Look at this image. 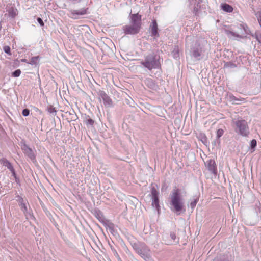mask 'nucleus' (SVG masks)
Here are the masks:
<instances>
[{"instance_id": "4be33fe9", "label": "nucleus", "mask_w": 261, "mask_h": 261, "mask_svg": "<svg viewBox=\"0 0 261 261\" xmlns=\"http://www.w3.org/2000/svg\"><path fill=\"white\" fill-rule=\"evenodd\" d=\"M256 145H257V142L255 139H253L251 141L250 147L253 150L252 152L254 151L255 148L256 147Z\"/></svg>"}, {"instance_id": "58836bf2", "label": "nucleus", "mask_w": 261, "mask_h": 261, "mask_svg": "<svg viewBox=\"0 0 261 261\" xmlns=\"http://www.w3.org/2000/svg\"><path fill=\"white\" fill-rule=\"evenodd\" d=\"M37 22L39 23V24L41 25V26H43L44 25V22L42 20V19L40 18V17H38L37 18Z\"/></svg>"}, {"instance_id": "2eb2a0df", "label": "nucleus", "mask_w": 261, "mask_h": 261, "mask_svg": "<svg viewBox=\"0 0 261 261\" xmlns=\"http://www.w3.org/2000/svg\"><path fill=\"white\" fill-rule=\"evenodd\" d=\"M19 206L21 207V211L23 212V213L25 215L26 219H28L29 218H34L33 215H32L31 214H30V213H29L28 212V208H27V204L25 202L22 204L20 205Z\"/></svg>"}, {"instance_id": "f704fd0d", "label": "nucleus", "mask_w": 261, "mask_h": 261, "mask_svg": "<svg viewBox=\"0 0 261 261\" xmlns=\"http://www.w3.org/2000/svg\"><path fill=\"white\" fill-rule=\"evenodd\" d=\"M4 51L9 55L11 54V49L10 47L9 46H5L4 47Z\"/></svg>"}, {"instance_id": "5701e85b", "label": "nucleus", "mask_w": 261, "mask_h": 261, "mask_svg": "<svg viewBox=\"0 0 261 261\" xmlns=\"http://www.w3.org/2000/svg\"><path fill=\"white\" fill-rule=\"evenodd\" d=\"M95 216L99 221H102L103 220V215L100 211L96 212Z\"/></svg>"}, {"instance_id": "ea45409f", "label": "nucleus", "mask_w": 261, "mask_h": 261, "mask_svg": "<svg viewBox=\"0 0 261 261\" xmlns=\"http://www.w3.org/2000/svg\"><path fill=\"white\" fill-rule=\"evenodd\" d=\"M170 236L171 238L172 239V240H173L174 241H175L176 237V234L174 232H171Z\"/></svg>"}, {"instance_id": "393cba45", "label": "nucleus", "mask_w": 261, "mask_h": 261, "mask_svg": "<svg viewBox=\"0 0 261 261\" xmlns=\"http://www.w3.org/2000/svg\"><path fill=\"white\" fill-rule=\"evenodd\" d=\"M255 15L257 19L259 25L261 28V11L256 12L255 13Z\"/></svg>"}, {"instance_id": "423d86ee", "label": "nucleus", "mask_w": 261, "mask_h": 261, "mask_svg": "<svg viewBox=\"0 0 261 261\" xmlns=\"http://www.w3.org/2000/svg\"><path fill=\"white\" fill-rule=\"evenodd\" d=\"M21 149L24 155L33 163H37L36 159L35 151L29 147L28 145L24 143L21 146Z\"/></svg>"}, {"instance_id": "cd10ccee", "label": "nucleus", "mask_w": 261, "mask_h": 261, "mask_svg": "<svg viewBox=\"0 0 261 261\" xmlns=\"http://www.w3.org/2000/svg\"><path fill=\"white\" fill-rule=\"evenodd\" d=\"M229 98H230V100L233 101V102L236 103V104H238V102H237V101L240 100L238 98H237V97H236L234 96H233L232 95H230L229 96Z\"/></svg>"}, {"instance_id": "e433bc0d", "label": "nucleus", "mask_w": 261, "mask_h": 261, "mask_svg": "<svg viewBox=\"0 0 261 261\" xmlns=\"http://www.w3.org/2000/svg\"><path fill=\"white\" fill-rule=\"evenodd\" d=\"M199 4V2L197 4V6H195L193 9V13L197 15L198 14L199 8H198V4Z\"/></svg>"}, {"instance_id": "72a5a7b5", "label": "nucleus", "mask_w": 261, "mask_h": 261, "mask_svg": "<svg viewBox=\"0 0 261 261\" xmlns=\"http://www.w3.org/2000/svg\"><path fill=\"white\" fill-rule=\"evenodd\" d=\"M197 201H198V200L196 199H195L193 201L191 202L190 207H191L192 209H193L195 207V206L197 203Z\"/></svg>"}, {"instance_id": "aec40b11", "label": "nucleus", "mask_w": 261, "mask_h": 261, "mask_svg": "<svg viewBox=\"0 0 261 261\" xmlns=\"http://www.w3.org/2000/svg\"><path fill=\"white\" fill-rule=\"evenodd\" d=\"M47 111L49 114H51L52 116H55L56 115L57 111L55 108L51 106H50L47 108Z\"/></svg>"}, {"instance_id": "ddd939ff", "label": "nucleus", "mask_w": 261, "mask_h": 261, "mask_svg": "<svg viewBox=\"0 0 261 261\" xmlns=\"http://www.w3.org/2000/svg\"><path fill=\"white\" fill-rule=\"evenodd\" d=\"M151 29V36L157 37H159V34L158 32V24L155 20H153L152 24L150 26Z\"/></svg>"}, {"instance_id": "7ed1b4c3", "label": "nucleus", "mask_w": 261, "mask_h": 261, "mask_svg": "<svg viewBox=\"0 0 261 261\" xmlns=\"http://www.w3.org/2000/svg\"><path fill=\"white\" fill-rule=\"evenodd\" d=\"M141 64L149 70L159 68L161 65L160 59L154 54H150L144 57V60L141 62Z\"/></svg>"}, {"instance_id": "412c9836", "label": "nucleus", "mask_w": 261, "mask_h": 261, "mask_svg": "<svg viewBox=\"0 0 261 261\" xmlns=\"http://www.w3.org/2000/svg\"><path fill=\"white\" fill-rule=\"evenodd\" d=\"M8 12L10 16L12 18H14L17 14V10L13 8L10 9Z\"/></svg>"}, {"instance_id": "f3484780", "label": "nucleus", "mask_w": 261, "mask_h": 261, "mask_svg": "<svg viewBox=\"0 0 261 261\" xmlns=\"http://www.w3.org/2000/svg\"><path fill=\"white\" fill-rule=\"evenodd\" d=\"M221 9L226 12H232L233 11V8L231 6L226 3L222 4L221 5Z\"/></svg>"}, {"instance_id": "1a4fd4ad", "label": "nucleus", "mask_w": 261, "mask_h": 261, "mask_svg": "<svg viewBox=\"0 0 261 261\" xmlns=\"http://www.w3.org/2000/svg\"><path fill=\"white\" fill-rule=\"evenodd\" d=\"M140 29L132 24L125 25L122 28L125 35H136L140 32Z\"/></svg>"}, {"instance_id": "9d476101", "label": "nucleus", "mask_w": 261, "mask_h": 261, "mask_svg": "<svg viewBox=\"0 0 261 261\" xmlns=\"http://www.w3.org/2000/svg\"><path fill=\"white\" fill-rule=\"evenodd\" d=\"M100 98L103 100V103L106 107H111L112 106V101L110 97L103 91L100 90L98 92Z\"/></svg>"}, {"instance_id": "bb28decb", "label": "nucleus", "mask_w": 261, "mask_h": 261, "mask_svg": "<svg viewBox=\"0 0 261 261\" xmlns=\"http://www.w3.org/2000/svg\"><path fill=\"white\" fill-rule=\"evenodd\" d=\"M21 74V70L20 69H17L12 72V76L13 77H18Z\"/></svg>"}, {"instance_id": "c85d7f7f", "label": "nucleus", "mask_w": 261, "mask_h": 261, "mask_svg": "<svg viewBox=\"0 0 261 261\" xmlns=\"http://www.w3.org/2000/svg\"><path fill=\"white\" fill-rule=\"evenodd\" d=\"M17 201L19 202V205L25 203V201L22 197L18 195L17 197Z\"/></svg>"}, {"instance_id": "c756f323", "label": "nucleus", "mask_w": 261, "mask_h": 261, "mask_svg": "<svg viewBox=\"0 0 261 261\" xmlns=\"http://www.w3.org/2000/svg\"><path fill=\"white\" fill-rule=\"evenodd\" d=\"M227 34L228 35H231V36H233V37H239V38H242L241 36L239 35V34H236V33L232 32V31H227Z\"/></svg>"}, {"instance_id": "4468645a", "label": "nucleus", "mask_w": 261, "mask_h": 261, "mask_svg": "<svg viewBox=\"0 0 261 261\" xmlns=\"http://www.w3.org/2000/svg\"><path fill=\"white\" fill-rule=\"evenodd\" d=\"M144 83L146 86L152 90H156L158 88V86L154 81L150 78L146 79L144 80Z\"/></svg>"}, {"instance_id": "20e7f679", "label": "nucleus", "mask_w": 261, "mask_h": 261, "mask_svg": "<svg viewBox=\"0 0 261 261\" xmlns=\"http://www.w3.org/2000/svg\"><path fill=\"white\" fill-rule=\"evenodd\" d=\"M132 245L136 252L144 260H151L150 250L144 243H134Z\"/></svg>"}, {"instance_id": "39448f33", "label": "nucleus", "mask_w": 261, "mask_h": 261, "mask_svg": "<svg viewBox=\"0 0 261 261\" xmlns=\"http://www.w3.org/2000/svg\"><path fill=\"white\" fill-rule=\"evenodd\" d=\"M232 126L235 132L243 137H248L250 133L247 122L242 119L233 120Z\"/></svg>"}, {"instance_id": "0eeeda50", "label": "nucleus", "mask_w": 261, "mask_h": 261, "mask_svg": "<svg viewBox=\"0 0 261 261\" xmlns=\"http://www.w3.org/2000/svg\"><path fill=\"white\" fill-rule=\"evenodd\" d=\"M159 192L154 187H152L151 189V198L152 200V206L155 207L158 211L160 210Z\"/></svg>"}, {"instance_id": "f257e3e1", "label": "nucleus", "mask_w": 261, "mask_h": 261, "mask_svg": "<svg viewBox=\"0 0 261 261\" xmlns=\"http://www.w3.org/2000/svg\"><path fill=\"white\" fill-rule=\"evenodd\" d=\"M186 194L184 190L174 187L169 195L170 208L172 212L177 215L182 211L185 212L184 196Z\"/></svg>"}, {"instance_id": "dca6fc26", "label": "nucleus", "mask_w": 261, "mask_h": 261, "mask_svg": "<svg viewBox=\"0 0 261 261\" xmlns=\"http://www.w3.org/2000/svg\"><path fill=\"white\" fill-rule=\"evenodd\" d=\"M0 163L3 166L6 167L8 169H9L10 171L14 168L12 164L5 158L1 159Z\"/></svg>"}, {"instance_id": "4c0bfd02", "label": "nucleus", "mask_w": 261, "mask_h": 261, "mask_svg": "<svg viewBox=\"0 0 261 261\" xmlns=\"http://www.w3.org/2000/svg\"><path fill=\"white\" fill-rule=\"evenodd\" d=\"M252 36L254 37L259 43H261V37H259L257 33H255L254 35H252Z\"/></svg>"}, {"instance_id": "6ab92c4d", "label": "nucleus", "mask_w": 261, "mask_h": 261, "mask_svg": "<svg viewBox=\"0 0 261 261\" xmlns=\"http://www.w3.org/2000/svg\"><path fill=\"white\" fill-rule=\"evenodd\" d=\"M39 56H35L31 58L29 63L32 65H37L39 62Z\"/></svg>"}, {"instance_id": "473e14b6", "label": "nucleus", "mask_w": 261, "mask_h": 261, "mask_svg": "<svg viewBox=\"0 0 261 261\" xmlns=\"http://www.w3.org/2000/svg\"><path fill=\"white\" fill-rule=\"evenodd\" d=\"M22 114L25 117L29 116L30 114V110L28 109H23L22 112Z\"/></svg>"}, {"instance_id": "9b49d317", "label": "nucleus", "mask_w": 261, "mask_h": 261, "mask_svg": "<svg viewBox=\"0 0 261 261\" xmlns=\"http://www.w3.org/2000/svg\"><path fill=\"white\" fill-rule=\"evenodd\" d=\"M206 167L212 174L216 175L217 173V165L214 160H209L206 162Z\"/></svg>"}, {"instance_id": "a878e982", "label": "nucleus", "mask_w": 261, "mask_h": 261, "mask_svg": "<svg viewBox=\"0 0 261 261\" xmlns=\"http://www.w3.org/2000/svg\"><path fill=\"white\" fill-rule=\"evenodd\" d=\"M213 261H228L225 256H220L214 258Z\"/></svg>"}, {"instance_id": "2f4dec72", "label": "nucleus", "mask_w": 261, "mask_h": 261, "mask_svg": "<svg viewBox=\"0 0 261 261\" xmlns=\"http://www.w3.org/2000/svg\"><path fill=\"white\" fill-rule=\"evenodd\" d=\"M225 67H228L230 68L236 67V65L232 62H227L225 64Z\"/></svg>"}, {"instance_id": "f03ea898", "label": "nucleus", "mask_w": 261, "mask_h": 261, "mask_svg": "<svg viewBox=\"0 0 261 261\" xmlns=\"http://www.w3.org/2000/svg\"><path fill=\"white\" fill-rule=\"evenodd\" d=\"M208 44L205 39H200L196 41L191 49V55L195 61L206 59L208 56Z\"/></svg>"}, {"instance_id": "a19ab883", "label": "nucleus", "mask_w": 261, "mask_h": 261, "mask_svg": "<svg viewBox=\"0 0 261 261\" xmlns=\"http://www.w3.org/2000/svg\"><path fill=\"white\" fill-rule=\"evenodd\" d=\"M207 140V138L205 135H201V141L204 142L206 141Z\"/></svg>"}, {"instance_id": "6e6552de", "label": "nucleus", "mask_w": 261, "mask_h": 261, "mask_svg": "<svg viewBox=\"0 0 261 261\" xmlns=\"http://www.w3.org/2000/svg\"><path fill=\"white\" fill-rule=\"evenodd\" d=\"M129 19L131 24L138 27L140 28H141V15H140L138 13L132 14V13H130L129 15Z\"/></svg>"}, {"instance_id": "a211bd4d", "label": "nucleus", "mask_w": 261, "mask_h": 261, "mask_svg": "<svg viewBox=\"0 0 261 261\" xmlns=\"http://www.w3.org/2000/svg\"><path fill=\"white\" fill-rule=\"evenodd\" d=\"M171 55L174 59H177L179 58V50L177 47H174V49L171 53Z\"/></svg>"}, {"instance_id": "b1692460", "label": "nucleus", "mask_w": 261, "mask_h": 261, "mask_svg": "<svg viewBox=\"0 0 261 261\" xmlns=\"http://www.w3.org/2000/svg\"><path fill=\"white\" fill-rule=\"evenodd\" d=\"M224 131L222 129H219L217 131L216 138L220 139V138L223 135Z\"/></svg>"}, {"instance_id": "c9c22d12", "label": "nucleus", "mask_w": 261, "mask_h": 261, "mask_svg": "<svg viewBox=\"0 0 261 261\" xmlns=\"http://www.w3.org/2000/svg\"><path fill=\"white\" fill-rule=\"evenodd\" d=\"M220 140L217 138L212 142V144L214 146H216L217 145H219L220 144Z\"/></svg>"}, {"instance_id": "79ce46f5", "label": "nucleus", "mask_w": 261, "mask_h": 261, "mask_svg": "<svg viewBox=\"0 0 261 261\" xmlns=\"http://www.w3.org/2000/svg\"><path fill=\"white\" fill-rule=\"evenodd\" d=\"M11 172H12V175L14 178L17 177L14 168L11 170Z\"/></svg>"}, {"instance_id": "37998d69", "label": "nucleus", "mask_w": 261, "mask_h": 261, "mask_svg": "<svg viewBox=\"0 0 261 261\" xmlns=\"http://www.w3.org/2000/svg\"><path fill=\"white\" fill-rule=\"evenodd\" d=\"M15 178V181L18 184H20V180H19V179L16 177Z\"/></svg>"}, {"instance_id": "7c9ffc66", "label": "nucleus", "mask_w": 261, "mask_h": 261, "mask_svg": "<svg viewBox=\"0 0 261 261\" xmlns=\"http://www.w3.org/2000/svg\"><path fill=\"white\" fill-rule=\"evenodd\" d=\"M86 124L87 125H91L92 126L94 123V121L93 119L91 118H89L88 119L85 121Z\"/></svg>"}, {"instance_id": "f8f14e48", "label": "nucleus", "mask_w": 261, "mask_h": 261, "mask_svg": "<svg viewBox=\"0 0 261 261\" xmlns=\"http://www.w3.org/2000/svg\"><path fill=\"white\" fill-rule=\"evenodd\" d=\"M87 8H82L80 10L71 9L69 10L72 16L71 18L73 19H77L76 15H83L87 14Z\"/></svg>"}]
</instances>
